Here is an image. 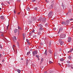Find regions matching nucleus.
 <instances>
[{"instance_id": "f257e3e1", "label": "nucleus", "mask_w": 73, "mask_h": 73, "mask_svg": "<svg viewBox=\"0 0 73 73\" xmlns=\"http://www.w3.org/2000/svg\"><path fill=\"white\" fill-rule=\"evenodd\" d=\"M39 29H38V31H42V30H43L44 28H43V26L42 25H39Z\"/></svg>"}, {"instance_id": "f03ea898", "label": "nucleus", "mask_w": 73, "mask_h": 73, "mask_svg": "<svg viewBox=\"0 0 73 73\" xmlns=\"http://www.w3.org/2000/svg\"><path fill=\"white\" fill-rule=\"evenodd\" d=\"M32 54L33 56H35V55L37 54V51L36 50L34 51H33L32 52Z\"/></svg>"}, {"instance_id": "7ed1b4c3", "label": "nucleus", "mask_w": 73, "mask_h": 73, "mask_svg": "<svg viewBox=\"0 0 73 73\" xmlns=\"http://www.w3.org/2000/svg\"><path fill=\"white\" fill-rule=\"evenodd\" d=\"M66 37L65 34H61L60 36V37L61 38H64Z\"/></svg>"}, {"instance_id": "20e7f679", "label": "nucleus", "mask_w": 73, "mask_h": 73, "mask_svg": "<svg viewBox=\"0 0 73 73\" xmlns=\"http://www.w3.org/2000/svg\"><path fill=\"white\" fill-rule=\"evenodd\" d=\"M48 16L49 17H51L53 16V12H50L49 13Z\"/></svg>"}, {"instance_id": "39448f33", "label": "nucleus", "mask_w": 73, "mask_h": 73, "mask_svg": "<svg viewBox=\"0 0 73 73\" xmlns=\"http://www.w3.org/2000/svg\"><path fill=\"white\" fill-rule=\"evenodd\" d=\"M59 42L61 45H63L64 44V41H61V39L59 40Z\"/></svg>"}, {"instance_id": "423d86ee", "label": "nucleus", "mask_w": 73, "mask_h": 73, "mask_svg": "<svg viewBox=\"0 0 73 73\" xmlns=\"http://www.w3.org/2000/svg\"><path fill=\"white\" fill-rule=\"evenodd\" d=\"M71 41H72V39L71 38V37H68V42H70Z\"/></svg>"}, {"instance_id": "0eeeda50", "label": "nucleus", "mask_w": 73, "mask_h": 73, "mask_svg": "<svg viewBox=\"0 0 73 73\" xmlns=\"http://www.w3.org/2000/svg\"><path fill=\"white\" fill-rule=\"evenodd\" d=\"M70 22L69 20H67L65 22V25H67V24H68V23H69Z\"/></svg>"}, {"instance_id": "6e6552de", "label": "nucleus", "mask_w": 73, "mask_h": 73, "mask_svg": "<svg viewBox=\"0 0 73 73\" xmlns=\"http://www.w3.org/2000/svg\"><path fill=\"white\" fill-rule=\"evenodd\" d=\"M68 67L69 68H70V67H71V69H73V67H72V65H71V64L70 65L69 64H68Z\"/></svg>"}, {"instance_id": "1a4fd4ad", "label": "nucleus", "mask_w": 73, "mask_h": 73, "mask_svg": "<svg viewBox=\"0 0 73 73\" xmlns=\"http://www.w3.org/2000/svg\"><path fill=\"white\" fill-rule=\"evenodd\" d=\"M13 40L14 41H15V40L16 41L17 40V39L16 38V37L15 36H14V37L13 39Z\"/></svg>"}, {"instance_id": "9d476101", "label": "nucleus", "mask_w": 73, "mask_h": 73, "mask_svg": "<svg viewBox=\"0 0 73 73\" xmlns=\"http://www.w3.org/2000/svg\"><path fill=\"white\" fill-rule=\"evenodd\" d=\"M1 19L2 20H4V17L3 16H1L0 17Z\"/></svg>"}, {"instance_id": "9b49d317", "label": "nucleus", "mask_w": 73, "mask_h": 73, "mask_svg": "<svg viewBox=\"0 0 73 73\" xmlns=\"http://www.w3.org/2000/svg\"><path fill=\"white\" fill-rule=\"evenodd\" d=\"M43 61H44V59L43 58H42V59H41L40 64H42V62H43Z\"/></svg>"}, {"instance_id": "f8f14e48", "label": "nucleus", "mask_w": 73, "mask_h": 73, "mask_svg": "<svg viewBox=\"0 0 73 73\" xmlns=\"http://www.w3.org/2000/svg\"><path fill=\"white\" fill-rule=\"evenodd\" d=\"M28 64V60L27 59L26 60V65H27V66Z\"/></svg>"}, {"instance_id": "ddd939ff", "label": "nucleus", "mask_w": 73, "mask_h": 73, "mask_svg": "<svg viewBox=\"0 0 73 73\" xmlns=\"http://www.w3.org/2000/svg\"><path fill=\"white\" fill-rule=\"evenodd\" d=\"M63 30V28H60L59 29V31H60V32H61V31H62Z\"/></svg>"}, {"instance_id": "4468645a", "label": "nucleus", "mask_w": 73, "mask_h": 73, "mask_svg": "<svg viewBox=\"0 0 73 73\" xmlns=\"http://www.w3.org/2000/svg\"><path fill=\"white\" fill-rule=\"evenodd\" d=\"M64 59L63 58H62L61 59H60V61H64Z\"/></svg>"}, {"instance_id": "2eb2a0df", "label": "nucleus", "mask_w": 73, "mask_h": 73, "mask_svg": "<svg viewBox=\"0 0 73 73\" xmlns=\"http://www.w3.org/2000/svg\"><path fill=\"white\" fill-rule=\"evenodd\" d=\"M17 71L19 73H20V72H21V70L19 69H17Z\"/></svg>"}, {"instance_id": "dca6fc26", "label": "nucleus", "mask_w": 73, "mask_h": 73, "mask_svg": "<svg viewBox=\"0 0 73 73\" xmlns=\"http://www.w3.org/2000/svg\"><path fill=\"white\" fill-rule=\"evenodd\" d=\"M49 52L51 54V53H52L53 52V51H52L50 50H49Z\"/></svg>"}, {"instance_id": "f3484780", "label": "nucleus", "mask_w": 73, "mask_h": 73, "mask_svg": "<svg viewBox=\"0 0 73 73\" xmlns=\"http://www.w3.org/2000/svg\"><path fill=\"white\" fill-rule=\"evenodd\" d=\"M14 33H17V29H15V30H14Z\"/></svg>"}, {"instance_id": "a211bd4d", "label": "nucleus", "mask_w": 73, "mask_h": 73, "mask_svg": "<svg viewBox=\"0 0 73 73\" xmlns=\"http://www.w3.org/2000/svg\"><path fill=\"white\" fill-rule=\"evenodd\" d=\"M41 32H39L38 33V35H41Z\"/></svg>"}, {"instance_id": "6ab92c4d", "label": "nucleus", "mask_w": 73, "mask_h": 73, "mask_svg": "<svg viewBox=\"0 0 73 73\" xmlns=\"http://www.w3.org/2000/svg\"><path fill=\"white\" fill-rule=\"evenodd\" d=\"M62 24L63 25H64H64H65V22H62Z\"/></svg>"}, {"instance_id": "aec40b11", "label": "nucleus", "mask_w": 73, "mask_h": 73, "mask_svg": "<svg viewBox=\"0 0 73 73\" xmlns=\"http://www.w3.org/2000/svg\"><path fill=\"white\" fill-rule=\"evenodd\" d=\"M43 23L45 22V18H44L43 19Z\"/></svg>"}, {"instance_id": "412c9836", "label": "nucleus", "mask_w": 73, "mask_h": 73, "mask_svg": "<svg viewBox=\"0 0 73 73\" xmlns=\"http://www.w3.org/2000/svg\"><path fill=\"white\" fill-rule=\"evenodd\" d=\"M27 10L28 11H30V9L29 7L27 8Z\"/></svg>"}, {"instance_id": "4be33fe9", "label": "nucleus", "mask_w": 73, "mask_h": 73, "mask_svg": "<svg viewBox=\"0 0 73 73\" xmlns=\"http://www.w3.org/2000/svg\"><path fill=\"white\" fill-rule=\"evenodd\" d=\"M36 57H37V58H39L40 57V56H39V55H36Z\"/></svg>"}, {"instance_id": "5701e85b", "label": "nucleus", "mask_w": 73, "mask_h": 73, "mask_svg": "<svg viewBox=\"0 0 73 73\" xmlns=\"http://www.w3.org/2000/svg\"><path fill=\"white\" fill-rule=\"evenodd\" d=\"M29 53H31V52L29 51V52H27V56H28L29 55Z\"/></svg>"}, {"instance_id": "b1692460", "label": "nucleus", "mask_w": 73, "mask_h": 73, "mask_svg": "<svg viewBox=\"0 0 73 73\" xmlns=\"http://www.w3.org/2000/svg\"><path fill=\"white\" fill-rule=\"evenodd\" d=\"M41 18H40L39 19H38V21H40L41 20Z\"/></svg>"}, {"instance_id": "393cba45", "label": "nucleus", "mask_w": 73, "mask_h": 73, "mask_svg": "<svg viewBox=\"0 0 73 73\" xmlns=\"http://www.w3.org/2000/svg\"><path fill=\"white\" fill-rule=\"evenodd\" d=\"M71 58H72V56H69L68 57V58L70 60L71 59Z\"/></svg>"}, {"instance_id": "a878e982", "label": "nucleus", "mask_w": 73, "mask_h": 73, "mask_svg": "<svg viewBox=\"0 0 73 73\" xmlns=\"http://www.w3.org/2000/svg\"><path fill=\"white\" fill-rule=\"evenodd\" d=\"M46 53H47V51H46V50L44 53V54H46Z\"/></svg>"}, {"instance_id": "bb28decb", "label": "nucleus", "mask_w": 73, "mask_h": 73, "mask_svg": "<svg viewBox=\"0 0 73 73\" xmlns=\"http://www.w3.org/2000/svg\"><path fill=\"white\" fill-rule=\"evenodd\" d=\"M66 62L67 63H68V64H70V61L69 60L67 61Z\"/></svg>"}, {"instance_id": "cd10ccee", "label": "nucleus", "mask_w": 73, "mask_h": 73, "mask_svg": "<svg viewBox=\"0 0 73 73\" xmlns=\"http://www.w3.org/2000/svg\"><path fill=\"white\" fill-rule=\"evenodd\" d=\"M51 40H50V42L49 43V44L50 45H51Z\"/></svg>"}, {"instance_id": "c85d7f7f", "label": "nucleus", "mask_w": 73, "mask_h": 73, "mask_svg": "<svg viewBox=\"0 0 73 73\" xmlns=\"http://www.w3.org/2000/svg\"><path fill=\"white\" fill-rule=\"evenodd\" d=\"M1 5H2V6H5V4H3V3H2L1 4Z\"/></svg>"}, {"instance_id": "c756f323", "label": "nucleus", "mask_w": 73, "mask_h": 73, "mask_svg": "<svg viewBox=\"0 0 73 73\" xmlns=\"http://www.w3.org/2000/svg\"><path fill=\"white\" fill-rule=\"evenodd\" d=\"M37 9H38V8H37V7H35V10H36V11H37Z\"/></svg>"}, {"instance_id": "7c9ffc66", "label": "nucleus", "mask_w": 73, "mask_h": 73, "mask_svg": "<svg viewBox=\"0 0 73 73\" xmlns=\"http://www.w3.org/2000/svg\"><path fill=\"white\" fill-rule=\"evenodd\" d=\"M72 12V11L71 10V9H69V12Z\"/></svg>"}, {"instance_id": "2f4dec72", "label": "nucleus", "mask_w": 73, "mask_h": 73, "mask_svg": "<svg viewBox=\"0 0 73 73\" xmlns=\"http://www.w3.org/2000/svg\"><path fill=\"white\" fill-rule=\"evenodd\" d=\"M53 62H52V61H49V63H50V64H52V63Z\"/></svg>"}, {"instance_id": "473e14b6", "label": "nucleus", "mask_w": 73, "mask_h": 73, "mask_svg": "<svg viewBox=\"0 0 73 73\" xmlns=\"http://www.w3.org/2000/svg\"><path fill=\"white\" fill-rule=\"evenodd\" d=\"M3 56H5V53L4 52H3Z\"/></svg>"}, {"instance_id": "72a5a7b5", "label": "nucleus", "mask_w": 73, "mask_h": 73, "mask_svg": "<svg viewBox=\"0 0 73 73\" xmlns=\"http://www.w3.org/2000/svg\"><path fill=\"white\" fill-rule=\"evenodd\" d=\"M72 50H73V48H72L70 50V51L71 52H72Z\"/></svg>"}, {"instance_id": "f704fd0d", "label": "nucleus", "mask_w": 73, "mask_h": 73, "mask_svg": "<svg viewBox=\"0 0 73 73\" xmlns=\"http://www.w3.org/2000/svg\"><path fill=\"white\" fill-rule=\"evenodd\" d=\"M52 72H53V71H52V70H50L49 71V73H52Z\"/></svg>"}, {"instance_id": "c9c22d12", "label": "nucleus", "mask_w": 73, "mask_h": 73, "mask_svg": "<svg viewBox=\"0 0 73 73\" xmlns=\"http://www.w3.org/2000/svg\"><path fill=\"white\" fill-rule=\"evenodd\" d=\"M0 48H1V49H2L3 48V47H2V46H1V45L0 44Z\"/></svg>"}, {"instance_id": "e433bc0d", "label": "nucleus", "mask_w": 73, "mask_h": 73, "mask_svg": "<svg viewBox=\"0 0 73 73\" xmlns=\"http://www.w3.org/2000/svg\"><path fill=\"white\" fill-rule=\"evenodd\" d=\"M53 30H54V31H56V28H53Z\"/></svg>"}, {"instance_id": "4c0bfd02", "label": "nucleus", "mask_w": 73, "mask_h": 73, "mask_svg": "<svg viewBox=\"0 0 73 73\" xmlns=\"http://www.w3.org/2000/svg\"><path fill=\"white\" fill-rule=\"evenodd\" d=\"M17 2H20V0H17Z\"/></svg>"}, {"instance_id": "58836bf2", "label": "nucleus", "mask_w": 73, "mask_h": 73, "mask_svg": "<svg viewBox=\"0 0 73 73\" xmlns=\"http://www.w3.org/2000/svg\"><path fill=\"white\" fill-rule=\"evenodd\" d=\"M2 57V55H1V54H0V58H1Z\"/></svg>"}, {"instance_id": "ea45409f", "label": "nucleus", "mask_w": 73, "mask_h": 73, "mask_svg": "<svg viewBox=\"0 0 73 73\" xmlns=\"http://www.w3.org/2000/svg\"><path fill=\"white\" fill-rule=\"evenodd\" d=\"M18 27L19 29H21L20 27H19V26H18Z\"/></svg>"}, {"instance_id": "a19ab883", "label": "nucleus", "mask_w": 73, "mask_h": 73, "mask_svg": "<svg viewBox=\"0 0 73 73\" xmlns=\"http://www.w3.org/2000/svg\"><path fill=\"white\" fill-rule=\"evenodd\" d=\"M8 25L7 27V29H8V27H9V23H8Z\"/></svg>"}, {"instance_id": "79ce46f5", "label": "nucleus", "mask_w": 73, "mask_h": 73, "mask_svg": "<svg viewBox=\"0 0 73 73\" xmlns=\"http://www.w3.org/2000/svg\"><path fill=\"white\" fill-rule=\"evenodd\" d=\"M33 36H34V37H36V35H33Z\"/></svg>"}, {"instance_id": "37998d69", "label": "nucleus", "mask_w": 73, "mask_h": 73, "mask_svg": "<svg viewBox=\"0 0 73 73\" xmlns=\"http://www.w3.org/2000/svg\"><path fill=\"white\" fill-rule=\"evenodd\" d=\"M61 50H62V49H61V48H60L59 49V51H61Z\"/></svg>"}, {"instance_id": "c03bdc74", "label": "nucleus", "mask_w": 73, "mask_h": 73, "mask_svg": "<svg viewBox=\"0 0 73 73\" xmlns=\"http://www.w3.org/2000/svg\"><path fill=\"white\" fill-rule=\"evenodd\" d=\"M36 1V0H32V1L33 2H34V1Z\"/></svg>"}, {"instance_id": "a18cd8bd", "label": "nucleus", "mask_w": 73, "mask_h": 73, "mask_svg": "<svg viewBox=\"0 0 73 73\" xmlns=\"http://www.w3.org/2000/svg\"><path fill=\"white\" fill-rule=\"evenodd\" d=\"M46 2L47 3H49V1H47V0H46Z\"/></svg>"}, {"instance_id": "49530a36", "label": "nucleus", "mask_w": 73, "mask_h": 73, "mask_svg": "<svg viewBox=\"0 0 73 73\" xmlns=\"http://www.w3.org/2000/svg\"><path fill=\"white\" fill-rule=\"evenodd\" d=\"M50 7H52L51 8V9H52V8H53V6H52V5L51 6H50Z\"/></svg>"}, {"instance_id": "de8ad7c7", "label": "nucleus", "mask_w": 73, "mask_h": 73, "mask_svg": "<svg viewBox=\"0 0 73 73\" xmlns=\"http://www.w3.org/2000/svg\"><path fill=\"white\" fill-rule=\"evenodd\" d=\"M70 21H72V20H73V19H70Z\"/></svg>"}, {"instance_id": "09e8293b", "label": "nucleus", "mask_w": 73, "mask_h": 73, "mask_svg": "<svg viewBox=\"0 0 73 73\" xmlns=\"http://www.w3.org/2000/svg\"><path fill=\"white\" fill-rule=\"evenodd\" d=\"M14 13H16V12L14 10Z\"/></svg>"}, {"instance_id": "8fccbe9b", "label": "nucleus", "mask_w": 73, "mask_h": 73, "mask_svg": "<svg viewBox=\"0 0 73 73\" xmlns=\"http://www.w3.org/2000/svg\"><path fill=\"white\" fill-rule=\"evenodd\" d=\"M2 62H4V59H3L2 60Z\"/></svg>"}, {"instance_id": "3c124183", "label": "nucleus", "mask_w": 73, "mask_h": 73, "mask_svg": "<svg viewBox=\"0 0 73 73\" xmlns=\"http://www.w3.org/2000/svg\"><path fill=\"white\" fill-rule=\"evenodd\" d=\"M58 64L60 66H61V64L60 63H58Z\"/></svg>"}, {"instance_id": "603ef678", "label": "nucleus", "mask_w": 73, "mask_h": 73, "mask_svg": "<svg viewBox=\"0 0 73 73\" xmlns=\"http://www.w3.org/2000/svg\"><path fill=\"white\" fill-rule=\"evenodd\" d=\"M30 23H31V21H29V24H30Z\"/></svg>"}, {"instance_id": "864d4df0", "label": "nucleus", "mask_w": 73, "mask_h": 73, "mask_svg": "<svg viewBox=\"0 0 73 73\" xmlns=\"http://www.w3.org/2000/svg\"><path fill=\"white\" fill-rule=\"evenodd\" d=\"M20 13L19 12L18 13V15H20Z\"/></svg>"}, {"instance_id": "5fc2aeb1", "label": "nucleus", "mask_w": 73, "mask_h": 73, "mask_svg": "<svg viewBox=\"0 0 73 73\" xmlns=\"http://www.w3.org/2000/svg\"><path fill=\"white\" fill-rule=\"evenodd\" d=\"M70 52H71L70 51H69L68 52V53H70Z\"/></svg>"}, {"instance_id": "6e6d98bb", "label": "nucleus", "mask_w": 73, "mask_h": 73, "mask_svg": "<svg viewBox=\"0 0 73 73\" xmlns=\"http://www.w3.org/2000/svg\"><path fill=\"white\" fill-rule=\"evenodd\" d=\"M7 3H8L9 4H10V3H9V2H7Z\"/></svg>"}, {"instance_id": "4d7b16f0", "label": "nucleus", "mask_w": 73, "mask_h": 73, "mask_svg": "<svg viewBox=\"0 0 73 73\" xmlns=\"http://www.w3.org/2000/svg\"><path fill=\"white\" fill-rule=\"evenodd\" d=\"M23 36H25V34H23Z\"/></svg>"}, {"instance_id": "13d9d810", "label": "nucleus", "mask_w": 73, "mask_h": 73, "mask_svg": "<svg viewBox=\"0 0 73 73\" xmlns=\"http://www.w3.org/2000/svg\"><path fill=\"white\" fill-rule=\"evenodd\" d=\"M21 60H23V58H21Z\"/></svg>"}, {"instance_id": "bf43d9fd", "label": "nucleus", "mask_w": 73, "mask_h": 73, "mask_svg": "<svg viewBox=\"0 0 73 73\" xmlns=\"http://www.w3.org/2000/svg\"><path fill=\"white\" fill-rule=\"evenodd\" d=\"M13 46L14 47H15V45H13Z\"/></svg>"}, {"instance_id": "052dcab7", "label": "nucleus", "mask_w": 73, "mask_h": 73, "mask_svg": "<svg viewBox=\"0 0 73 73\" xmlns=\"http://www.w3.org/2000/svg\"><path fill=\"white\" fill-rule=\"evenodd\" d=\"M44 73H47V72H44Z\"/></svg>"}, {"instance_id": "680f3d73", "label": "nucleus", "mask_w": 73, "mask_h": 73, "mask_svg": "<svg viewBox=\"0 0 73 73\" xmlns=\"http://www.w3.org/2000/svg\"><path fill=\"white\" fill-rule=\"evenodd\" d=\"M1 8H0V11H1Z\"/></svg>"}, {"instance_id": "e2e57ef3", "label": "nucleus", "mask_w": 73, "mask_h": 73, "mask_svg": "<svg viewBox=\"0 0 73 73\" xmlns=\"http://www.w3.org/2000/svg\"><path fill=\"white\" fill-rule=\"evenodd\" d=\"M38 60H40V58H38Z\"/></svg>"}, {"instance_id": "0e129e2a", "label": "nucleus", "mask_w": 73, "mask_h": 73, "mask_svg": "<svg viewBox=\"0 0 73 73\" xmlns=\"http://www.w3.org/2000/svg\"><path fill=\"white\" fill-rule=\"evenodd\" d=\"M68 14V13H67L66 14V15H67Z\"/></svg>"}, {"instance_id": "69168bd1", "label": "nucleus", "mask_w": 73, "mask_h": 73, "mask_svg": "<svg viewBox=\"0 0 73 73\" xmlns=\"http://www.w3.org/2000/svg\"><path fill=\"white\" fill-rule=\"evenodd\" d=\"M1 36H3V35H1Z\"/></svg>"}, {"instance_id": "338daca9", "label": "nucleus", "mask_w": 73, "mask_h": 73, "mask_svg": "<svg viewBox=\"0 0 73 73\" xmlns=\"http://www.w3.org/2000/svg\"><path fill=\"white\" fill-rule=\"evenodd\" d=\"M24 38H25V37H23Z\"/></svg>"}, {"instance_id": "774afa93", "label": "nucleus", "mask_w": 73, "mask_h": 73, "mask_svg": "<svg viewBox=\"0 0 73 73\" xmlns=\"http://www.w3.org/2000/svg\"><path fill=\"white\" fill-rule=\"evenodd\" d=\"M32 32H34L33 31H32Z\"/></svg>"}]
</instances>
